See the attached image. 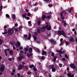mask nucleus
<instances>
[{
	"label": "nucleus",
	"mask_w": 77,
	"mask_h": 77,
	"mask_svg": "<svg viewBox=\"0 0 77 77\" xmlns=\"http://www.w3.org/2000/svg\"><path fill=\"white\" fill-rule=\"evenodd\" d=\"M48 14H49L50 15L48 16V17L46 16V17H45V18H46V19H48V20H50V18H51V14H52V13H51V12H50V13H49Z\"/></svg>",
	"instance_id": "9d476101"
},
{
	"label": "nucleus",
	"mask_w": 77,
	"mask_h": 77,
	"mask_svg": "<svg viewBox=\"0 0 77 77\" xmlns=\"http://www.w3.org/2000/svg\"><path fill=\"white\" fill-rule=\"evenodd\" d=\"M71 10H72L71 8H70L68 9V11L70 13H71Z\"/></svg>",
	"instance_id": "2f4dec72"
},
{
	"label": "nucleus",
	"mask_w": 77,
	"mask_h": 77,
	"mask_svg": "<svg viewBox=\"0 0 77 77\" xmlns=\"http://www.w3.org/2000/svg\"><path fill=\"white\" fill-rule=\"evenodd\" d=\"M63 44V42H61L60 44V46H62V45Z\"/></svg>",
	"instance_id": "a18cd8bd"
},
{
	"label": "nucleus",
	"mask_w": 77,
	"mask_h": 77,
	"mask_svg": "<svg viewBox=\"0 0 77 77\" xmlns=\"http://www.w3.org/2000/svg\"><path fill=\"white\" fill-rule=\"evenodd\" d=\"M62 22L63 23V24L64 27H66V25H67V24L65 22V21H64V20H62Z\"/></svg>",
	"instance_id": "2eb2a0df"
},
{
	"label": "nucleus",
	"mask_w": 77,
	"mask_h": 77,
	"mask_svg": "<svg viewBox=\"0 0 77 77\" xmlns=\"http://www.w3.org/2000/svg\"><path fill=\"white\" fill-rule=\"evenodd\" d=\"M35 50L36 51H37V52H38V53H40V52H41V51H40V50H39V49L38 48H36L35 49Z\"/></svg>",
	"instance_id": "4be33fe9"
},
{
	"label": "nucleus",
	"mask_w": 77,
	"mask_h": 77,
	"mask_svg": "<svg viewBox=\"0 0 77 77\" xmlns=\"http://www.w3.org/2000/svg\"><path fill=\"white\" fill-rule=\"evenodd\" d=\"M17 76H18V77H20V75L19 73L17 74Z\"/></svg>",
	"instance_id": "69168bd1"
},
{
	"label": "nucleus",
	"mask_w": 77,
	"mask_h": 77,
	"mask_svg": "<svg viewBox=\"0 0 77 77\" xmlns=\"http://www.w3.org/2000/svg\"><path fill=\"white\" fill-rule=\"evenodd\" d=\"M48 6H49V7H52V6H53V5H48Z\"/></svg>",
	"instance_id": "3c124183"
},
{
	"label": "nucleus",
	"mask_w": 77,
	"mask_h": 77,
	"mask_svg": "<svg viewBox=\"0 0 77 77\" xmlns=\"http://www.w3.org/2000/svg\"><path fill=\"white\" fill-rule=\"evenodd\" d=\"M54 53H52L51 56L53 57H54Z\"/></svg>",
	"instance_id": "09e8293b"
},
{
	"label": "nucleus",
	"mask_w": 77,
	"mask_h": 77,
	"mask_svg": "<svg viewBox=\"0 0 77 77\" xmlns=\"http://www.w3.org/2000/svg\"><path fill=\"white\" fill-rule=\"evenodd\" d=\"M3 9V6L2 5H1V7H0V11H2V10Z\"/></svg>",
	"instance_id": "e433bc0d"
},
{
	"label": "nucleus",
	"mask_w": 77,
	"mask_h": 77,
	"mask_svg": "<svg viewBox=\"0 0 77 77\" xmlns=\"http://www.w3.org/2000/svg\"><path fill=\"white\" fill-rule=\"evenodd\" d=\"M46 54V52L45 51H43L42 53V55H45V54Z\"/></svg>",
	"instance_id": "5701e85b"
},
{
	"label": "nucleus",
	"mask_w": 77,
	"mask_h": 77,
	"mask_svg": "<svg viewBox=\"0 0 77 77\" xmlns=\"http://www.w3.org/2000/svg\"><path fill=\"white\" fill-rule=\"evenodd\" d=\"M32 36L34 40L35 41H36V40L37 39V38H36V36L34 35H32Z\"/></svg>",
	"instance_id": "6ab92c4d"
},
{
	"label": "nucleus",
	"mask_w": 77,
	"mask_h": 77,
	"mask_svg": "<svg viewBox=\"0 0 77 77\" xmlns=\"http://www.w3.org/2000/svg\"><path fill=\"white\" fill-rule=\"evenodd\" d=\"M4 30H5L4 32H2V34L3 35H5V34H7L8 33V31L6 29H4Z\"/></svg>",
	"instance_id": "dca6fc26"
},
{
	"label": "nucleus",
	"mask_w": 77,
	"mask_h": 77,
	"mask_svg": "<svg viewBox=\"0 0 77 77\" xmlns=\"http://www.w3.org/2000/svg\"><path fill=\"white\" fill-rule=\"evenodd\" d=\"M11 74L12 75H14V73L11 72Z\"/></svg>",
	"instance_id": "603ef678"
},
{
	"label": "nucleus",
	"mask_w": 77,
	"mask_h": 77,
	"mask_svg": "<svg viewBox=\"0 0 77 77\" xmlns=\"http://www.w3.org/2000/svg\"><path fill=\"white\" fill-rule=\"evenodd\" d=\"M50 42H51L54 44H56V42L53 39H51L50 40Z\"/></svg>",
	"instance_id": "4468645a"
},
{
	"label": "nucleus",
	"mask_w": 77,
	"mask_h": 77,
	"mask_svg": "<svg viewBox=\"0 0 77 77\" xmlns=\"http://www.w3.org/2000/svg\"><path fill=\"white\" fill-rule=\"evenodd\" d=\"M23 67H24V65L21 64L20 65L18 68L17 70H20V69H22Z\"/></svg>",
	"instance_id": "9b49d317"
},
{
	"label": "nucleus",
	"mask_w": 77,
	"mask_h": 77,
	"mask_svg": "<svg viewBox=\"0 0 77 77\" xmlns=\"http://www.w3.org/2000/svg\"><path fill=\"white\" fill-rule=\"evenodd\" d=\"M33 67H35V66H34V65H33V64L29 66V68H33Z\"/></svg>",
	"instance_id": "c756f323"
},
{
	"label": "nucleus",
	"mask_w": 77,
	"mask_h": 77,
	"mask_svg": "<svg viewBox=\"0 0 77 77\" xmlns=\"http://www.w3.org/2000/svg\"><path fill=\"white\" fill-rule=\"evenodd\" d=\"M29 26V27H31V26H32V23H30V24H28Z\"/></svg>",
	"instance_id": "13d9d810"
},
{
	"label": "nucleus",
	"mask_w": 77,
	"mask_h": 77,
	"mask_svg": "<svg viewBox=\"0 0 77 77\" xmlns=\"http://www.w3.org/2000/svg\"><path fill=\"white\" fill-rule=\"evenodd\" d=\"M63 38H61L60 39V41L61 42H62V41H63Z\"/></svg>",
	"instance_id": "680f3d73"
},
{
	"label": "nucleus",
	"mask_w": 77,
	"mask_h": 77,
	"mask_svg": "<svg viewBox=\"0 0 77 77\" xmlns=\"http://www.w3.org/2000/svg\"><path fill=\"white\" fill-rule=\"evenodd\" d=\"M38 7H36L34 8V11H37V10H38Z\"/></svg>",
	"instance_id": "c9c22d12"
},
{
	"label": "nucleus",
	"mask_w": 77,
	"mask_h": 77,
	"mask_svg": "<svg viewBox=\"0 0 77 77\" xmlns=\"http://www.w3.org/2000/svg\"><path fill=\"white\" fill-rule=\"evenodd\" d=\"M6 51H7V49H6L5 51V56H8V54H7V53H6Z\"/></svg>",
	"instance_id": "7c9ffc66"
},
{
	"label": "nucleus",
	"mask_w": 77,
	"mask_h": 77,
	"mask_svg": "<svg viewBox=\"0 0 77 77\" xmlns=\"http://www.w3.org/2000/svg\"><path fill=\"white\" fill-rule=\"evenodd\" d=\"M41 59H45V58H44V56H42L41 57Z\"/></svg>",
	"instance_id": "de8ad7c7"
},
{
	"label": "nucleus",
	"mask_w": 77,
	"mask_h": 77,
	"mask_svg": "<svg viewBox=\"0 0 77 77\" xmlns=\"http://www.w3.org/2000/svg\"><path fill=\"white\" fill-rule=\"evenodd\" d=\"M10 44L11 45H15L16 47L17 48H18V47H19L21 45V43L20 42H17V44L15 43V42L11 41L10 42Z\"/></svg>",
	"instance_id": "7ed1b4c3"
},
{
	"label": "nucleus",
	"mask_w": 77,
	"mask_h": 77,
	"mask_svg": "<svg viewBox=\"0 0 77 77\" xmlns=\"http://www.w3.org/2000/svg\"><path fill=\"white\" fill-rule=\"evenodd\" d=\"M63 49V48H61V50H60L59 51H56L57 52H58V53H59L60 54H63L64 53V51H62V50Z\"/></svg>",
	"instance_id": "1a4fd4ad"
},
{
	"label": "nucleus",
	"mask_w": 77,
	"mask_h": 77,
	"mask_svg": "<svg viewBox=\"0 0 77 77\" xmlns=\"http://www.w3.org/2000/svg\"><path fill=\"white\" fill-rule=\"evenodd\" d=\"M65 57L67 58V59H68V58H69L68 57V56L66 54H65Z\"/></svg>",
	"instance_id": "49530a36"
},
{
	"label": "nucleus",
	"mask_w": 77,
	"mask_h": 77,
	"mask_svg": "<svg viewBox=\"0 0 77 77\" xmlns=\"http://www.w3.org/2000/svg\"><path fill=\"white\" fill-rule=\"evenodd\" d=\"M37 44H40V43H41V42H40L37 41Z\"/></svg>",
	"instance_id": "774afa93"
},
{
	"label": "nucleus",
	"mask_w": 77,
	"mask_h": 77,
	"mask_svg": "<svg viewBox=\"0 0 77 77\" xmlns=\"http://www.w3.org/2000/svg\"><path fill=\"white\" fill-rule=\"evenodd\" d=\"M29 37L28 38V39L29 40L31 38V34H29Z\"/></svg>",
	"instance_id": "c85d7f7f"
},
{
	"label": "nucleus",
	"mask_w": 77,
	"mask_h": 77,
	"mask_svg": "<svg viewBox=\"0 0 77 77\" xmlns=\"http://www.w3.org/2000/svg\"><path fill=\"white\" fill-rule=\"evenodd\" d=\"M46 24H47L46 25V26H44L42 28H41V27H39L38 29L37 30L38 33H40V31L44 32L45 29H47L48 30H51V28L50 24L47 22L46 23Z\"/></svg>",
	"instance_id": "f257e3e1"
},
{
	"label": "nucleus",
	"mask_w": 77,
	"mask_h": 77,
	"mask_svg": "<svg viewBox=\"0 0 77 77\" xmlns=\"http://www.w3.org/2000/svg\"><path fill=\"white\" fill-rule=\"evenodd\" d=\"M44 1H45V2H49V0H43Z\"/></svg>",
	"instance_id": "e2e57ef3"
},
{
	"label": "nucleus",
	"mask_w": 77,
	"mask_h": 77,
	"mask_svg": "<svg viewBox=\"0 0 77 77\" xmlns=\"http://www.w3.org/2000/svg\"><path fill=\"white\" fill-rule=\"evenodd\" d=\"M37 23L38 24V25H39L41 24V19H40V18L38 19Z\"/></svg>",
	"instance_id": "aec40b11"
},
{
	"label": "nucleus",
	"mask_w": 77,
	"mask_h": 77,
	"mask_svg": "<svg viewBox=\"0 0 77 77\" xmlns=\"http://www.w3.org/2000/svg\"><path fill=\"white\" fill-rule=\"evenodd\" d=\"M12 71L13 72H15V69H13L12 70Z\"/></svg>",
	"instance_id": "bf43d9fd"
},
{
	"label": "nucleus",
	"mask_w": 77,
	"mask_h": 77,
	"mask_svg": "<svg viewBox=\"0 0 77 77\" xmlns=\"http://www.w3.org/2000/svg\"><path fill=\"white\" fill-rule=\"evenodd\" d=\"M13 48L14 50H15V47L13 46Z\"/></svg>",
	"instance_id": "0e129e2a"
},
{
	"label": "nucleus",
	"mask_w": 77,
	"mask_h": 77,
	"mask_svg": "<svg viewBox=\"0 0 77 77\" xmlns=\"http://www.w3.org/2000/svg\"><path fill=\"white\" fill-rule=\"evenodd\" d=\"M14 29H9L8 30V33L9 35H12L13 33H14Z\"/></svg>",
	"instance_id": "20e7f679"
},
{
	"label": "nucleus",
	"mask_w": 77,
	"mask_h": 77,
	"mask_svg": "<svg viewBox=\"0 0 77 77\" xmlns=\"http://www.w3.org/2000/svg\"><path fill=\"white\" fill-rule=\"evenodd\" d=\"M69 66L70 68H72V69H75V68H76V66L73 63L69 65Z\"/></svg>",
	"instance_id": "6e6552de"
},
{
	"label": "nucleus",
	"mask_w": 77,
	"mask_h": 77,
	"mask_svg": "<svg viewBox=\"0 0 77 77\" xmlns=\"http://www.w3.org/2000/svg\"><path fill=\"white\" fill-rule=\"evenodd\" d=\"M33 70L34 71H37V69H36V68L35 67L33 68Z\"/></svg>",
	"instance_id": "a19ab883"
},
{
	"label": "nucleus",
	"mask_w": 77,
	"mask_h": 77,
	"mask_svg": "<svg viewBox=\"0 0 77 77\" xmlns=\"http://www.w3.org/2000/svg\"><path fill=\"white\" fill-rule=\"evenodd\" d=\"M15 26L16 27H17V26H18V24L17 23H16L15 24Z\"/></svg>",
	"instance_id": "5fc2aeb1"
},
{
	"label": "nucleus",
	"mask_w": 77,
	"mask_h": 77,
	"mask_svg": "<svg viewBox=\"0 0 77 77\" xmlns=\"http://www.w3.org/2000/svg\"><path fill=\"white\" fill-rule=\"evenodd\" d=\"M54 35H56V34H59V35H63L65 38H67V36L66 35V34L64 32V31L62 30L61 31H58L55 32L54 33Z\"/></svg>",
	"instance_id": "f03ea898"
},
{
	"label": "nucleus",
	"mask_w": 77,
	"mask_h": 77,
	"mask_svg": "<svg viewBox=\"0 0 77 77\" xmlns=\"http://www.w3.org/2000/svg\"><path fill=\"white\" fill-rule=\"evenodd\" d=\"M54 67V65H52L49 66V68H50V69H52V68H53Z\"/></svg>",
	"instance_id": "412c9836"
},
{
	"label": "nucleus",
	"mask_w": 77,
	"mask_h": 77,
	"mask_svg": "<svg viewBox=\"0 0 77 77\" xmlns=\"http://www.w3.org/2000/svg\"><path fill=\"white\" fill-rule=\"evenodd\" d=\"M29 53H30V54H29L27 53V56L28 57H29L30 56H31L32 54L31 52H32V48H30L29 49Z\"/></svg>",
	"instance_id": "0eeeda50"
},
{
	"label": "nucleus",
	"mask_w": 77,
	"mask_h": 77,
	"mask_svg": "<svg viewBox=\"0 0 77 77\" xmlns=\"http://www.w3.org/2000/svg\"><path fill=\"white\" fill-rule=\"evenodd\" d=\"M57 56L54 57V59L53 60L54 62H56V59H57Z\"/></svg>",
	"instance_id": "b1692460"
},
{
	"label": "nucleus",
	"mask_w": 77,
	"mask_h": 77,
	"mask_svg": "<svg viewBox=\"0 0 77 77\" xmlns=\"http://www.w3.org/2000/svg\"><path fill=\"white\" fill-rule=\"evenodd\" d=\"M22 17L23 18H25L27 19V20H30V18H29V17H26V14H25L24 15H23Z\"/></svg>",
	"instance_id": "ddd939ff"
},
{
	"label": "nucleus",
	"mask_w": 77,
	"mask_h": 77,
	"mask_svg": "<svg viewBox=\"0 0 77 77\" xmlns=\"http://www.w3.org/2000/svg\"><path fill=\"white\" fill-rule=\"evenodd\" d=\"M5 66L4 65H2L0 68V70L2 72H3V71L5 70Z\"/></svg>",
	"instance_id": "423d86ee"
},
{
	"label": "nucleus",
	"mask_w": 77,
	"mask_h": 77,
	"mask_svg": "<svg viewBox=\"0 0 77 77\" xmlns=\"http://www.w3.org/2000/svg\"><path fill=\"white\" fill-rule=\"evenodd\" d=\"M19 28V29H23V27L22 26L20 25V26Z\"/></svg>",
	"instance_id": "37998d69"
},
{
	"label": "nucleus",
	"mask_w": 77,
	"mask_h": 77,
	"mask_svg": "<svg viewBox=\"0 0 77 77\" xmlns=\"http://www.w3.org/2000/svg\"><path fill=\"white\" fill-rule=\"evenodd\" d=\"M70 42H74L75 40L73 39V38L72 37H69L68 38Z\"/></svg>",
	"instance_id": "f8f14e48"
},
{
	"label": "nucleus",
	"mask_w": 77,
	"mask_h": 77,
	"mask_svg": "<svg viewBox=\"0 0 77 77\" xmlns=\"http://www.w3.org/2000/svg\"><path fill=\"white\" fill-rule=\"evenodd\" d=\"M24 50L25 51H28V49L27 48H24Z\"/></svg>",
	"instance_id": "58836bf2"
},
{
	"label": "nucleus",
	"mask_w": 77,
	"mask_h": 77,
	"mask_svg": "<svg viewBox=\"0 0 77 77\" xmlns=\"http://www.w3.org/2000/svg\"><path fill=\"white\" fill-rule=\"evenodd\" d=\"M4 29H6L7 28V26L6 25H5L4 26Z\"/></svg>",
	"instance_id": "4d7b16f0"
},
{
	"label": "nucleus",
	"mask_w": 77,
	"mask_h": 77,
	"mask_svg": "<svg viewBox=\"0 0 77 77\" xmlns=\"http://www.w3.org/2000/svg\"><path fill=\"white\" fill-rule=\"evenodd\" d=\"M8 60H10V61H12V59L11 58H9L8 59Z\"/></svg>",
	"instance_id": "052dcab7"
},
{
	"label": "nucleus",
	"mask_w": 77,
	"mask_h": 77,
	"mask_svg": "<svg viewBox=\"0 0 77 77\" xmlns=\"http://www.w3.org/2000/svg\"><path fill=\"white\" fill-rule=\"evenodd\" d=\"M68 76L69 77H74V75L72 74L71 75V73H69L67 74Z\"/></svg>",
	"instance_id": "f3484780"
},
{
	"label": "nucleus",
	"mask_w": 77,
	"mask_h": 77,
	"mask_svg": "<svg viewBox=\"0 0 77 77\" xmlns=\"http://www.w3.org/2000/svg\"><path fill=\"white\" fill-rule=\"evenodd\" d=\"M9 53L10 54H13V51H9Z\"/></svg>",
	"instance_id": "f704fd0d"
},
{
	"label": "nucleus",
	"mask_w": 77,
	"mask_h": 77,
	"mask_svg": "<svg viewBox=\"0 0 77 77\" xmlns=\"http://www.w3.org/2000/svg\"><path fill=\"white\" fill-rule=\"evenodd\" d=\"M24 37L25 38H26V37H27V35H24Z\"/></svg>",
	"instance_id": "864d4df0"
},
{
	"label": "nucleus",
	"mask_w": 77,
	"mask_h": 77,
	"mask_svg": "<svg viewBox=\"0 0 77 77\" xmlns=\"http://www.w3.org/2000/svg\"><path fill=\"white\" fill-rule=\"evenodd\" d=\"M59 65L60 67H61V66H62V65L60 63L59 64Z\"/></svg>",
	"instance_id": "6e6d98bb"
},
{
	"label": "nucleus",
	"mask_w": 77,
	"mask_h": 77,
	"mask_svg": "<svg viewBox=\"0 0 77 77\" xmlns=\"http://www.w3.org/2000/svg\"><path fill=\"white\" fill-rule=\"evenodd\" d=\"M12 17H13L14 20H15V15L14 14H12Z\"/></svg>",
	"instance_id": "cd10ccee"
},
{
	"label": "nucleus",
	"mask_w": 77,
	"mask_h": 77,
	"mask_svg": "<svg viewBox=\"0 0 77 77\" xmlns=\"http://www.w3.org/2000/svg\"><path fill=\"white\" fill-rule=\"evenodd\" d=\"M52 72H55L56 71V69L54 68H53L52 69Z\"/></svg>",
	"instance_id": "a878e982"
},
{
	"label": "nucleus",
	"mask_w": 77,
	"mask_h": 77,
	"mask_svg": "<svg viewBox=\"0 0 77 77\" xmlns=\"http://www.w3.org/2000/svg\"><path fill=\"white\" fill-rule=\"evenodd\" d=\"M0 45H2V42H3V40L0 39Z\"/></svg>",
	"instance_id": "473e14b6"
},
{
	"label": "nucleus",
	"mask_w": 77,
	"mask_h": 77,
	"mask_svg": "<svg viewBox=\"0 0 77 77\" xmlns=\"http://www.w3.org/2000/svg\"><path fill=\"white\" fill-rule=\"evenodd\" d=\"M66 13V11H64L62 13H61L60 15L61 17V19H62V20H64V17H63V14H64V15H65Z\"/></svg>",
	"instance_id": "39448f33"
},
{
	"label": "nucleus",
	"mask_w": 77,
	"mask_h": 77,
	"mask_svg": "<svg viewBox=\"0 0 77 77\" xmlns=\"http://www.w3.org/2000/svg\"><path fill=\"white\" fill-rule=\"evenodd\" d=\"M32 72H31L30 71H29L27 74H31Z\"/></svg>",
	"instance_id": "c03bdc74"
},
{
	"label": "nucleus",
	"mask_w": 77,
	"mask_h": 77,
	"mask_svg": "<svg viewBox=\"0 0 77 77\" xmlns=\"http://www.w3.org/2000/svg\"><path fill=\"white\" fill-rule=\"evenodd\" d=\"M18 48H19V50H20L21 49H23V47H22V46H20V47H18Z\"/></svg>",
	"instance_id": "4c0bfd02"
},
{
	"label": "nucleus",
	"mask_w": 77,
	"mask_h": 77,
	"mask_svg": "<svg viewBox=\"0 0 77 77\" xmlns=\"http://www.w3.org/2000/svg\"><path fill=\"white\" fill-rule=\"evenodd\" d=\"M46 17V16H45V15H42V20H43V21H44V20H45V17Z\"/></svg>",
	"instance_id": "a211bd4d"
},
{
	"label": "nucleus",
	"mask_w": 77,
	"mask_h": 77,
	"mask_svg": "<svg viewBox=\"0 0 77 77\" xmlns=\"http://www.w3.org/2000/svg\"><path fill=\"white\" fill-rule=\"evenodd\" d=\"M69 44V43L68 42H66V45H68V44Z\"/></svg>",
	"instance_id": "8fccbe9b"
},
{
	"label": "nucleus",
	"mask_w": 77,
	"mask_h": 77,
	"mask_svg": "<svg viewBox=\"0 0 77 77\" xmlns=\"http://www.w3.org/2000/svg\"><path fill=\"white\" fill-rule=\"evenodd\" d=\"M18 58H19V59L18 60V62H20L21 60H22V58H21V57H19Z\"/></svg>",
	"instance_id": "bb28decb"
},
{
	"label": "nucleus",
	"mask_w": 77,
	"mask_h": 77,
	"mask_svg": "<svg viewBox=\"0 0 77 77\" xmlns=\"http://www.w3.org/2000/svg\"><path fill=\"white\" fill-rule=\"evenodd\" d=\"M14 31L15 32H18V29L17 28H15L14 29Z\"/></svg>",
	"instance_id": "79ce46f5"
},
{
	"label": "nucleus",
	"mask_w": 77,
	"mask_h": 77,
	"mask_svg": "<svg viewBox=\"0 0 77 77\" xmlns=\"http://www.w3.org/2000/svg\"><path fill=\"white\" fill-rule=\"evenodd\" d=\"M31 15V14H30V13H28L27 14H26V17H27V16H28V17H29V16H30Z\"/></svg>",
	"instance_id": "72a5a7b5"
},
{
	"label": "nucleus",
	"mask_w": 77,
	"mask_h": 77,
	"mask_svg": "<svg viewBox=\"0 0 77 77\" xmlns=\"http://www.w3.org/2000/svg\"><path fill=\"white\" fill-rule=\"evenodd\" d=\"M20 57H21V58H24V55H22L21 54H20Z\"/></svg>",
	"instance_id": "393cba45"
},
{
	"label": "nucleus",
	"mask_w": 77,
	"mask_h": 77,
	"mask_svg": "<svg viewBox=\"0 0 77 77\" xmlns=\"http://www.w3.org/2000/svg\"><path fill=\"white\" fill-rule=\"evenodd\" d=\"M6 17H7V18H9V17H10L9 15L8 14H6Z\"/></svg>",
	"instance_id": "ea45409f"
},
{
	"label": "nucleus",
	"mask_w": 77,
	"mask_h": 77,
	"mask_svg": "<svg viewBox=\"0 0 77 77\" xmlns=\"http://www.w3.org/2000/svg\"><path fill=\"white\" fill-rule=\"evenodd\" d=\"M25 11H26V12H29L28 10H27V9H25Z\"/></svg>",
	"instance_id": "338daca9"
}]
</instances>
